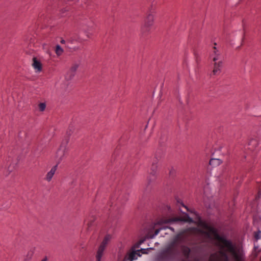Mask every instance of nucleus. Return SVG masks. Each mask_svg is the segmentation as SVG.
<instances>
[{
  "label": "nucleus",
  "mask_w": 261,
  "mask_h": 261,
  "mask_svg": "<svg viewBox=\"0 0 261 261\" xmlns=\"http://www.w3.org/2000/svg\"><path fill=\"white\" fill-rule=\"evenodd\" d=\"M67 141L62 143L56 154V159L59 163L66 156L68 152V148L67 147Z\"/></svg>",
  "instance_id": "5"
},
{
  "label": "nucleus",
  "mask_w": 261,
  "mask_h": 261,
  "mask_svg": "<svg viewBox=\"0 0 261 261\" xmlns=\"http://www.w3.org/2000/svg\"><path fill=\"white\" fill-rule=\"evenodd\" d=\"M181 250L184 256H185L186 257L189 256L191 250L188 247L185 246H182Z\"/></svg>",
  "instance_id": "13"
},
{
  "label": "nucleus",
  "mask_w": 261,
  "mask_h": 261,
  "mask_svg": "<svg viewBox=\"0 0 261 261\" xmlns=\"http://www.w3.org/2000/svg\"><path fill=\"white\" fill-rule=\"evenodd\" d=\"M58 167V164L53 166L49 171H48L46 175L45 179L47 181H50L52 179L53 177L54 176Z\"/></svg>",
  "instance_id": "9"
},
{
  "label": "nucleus",
  "mask_w": 261,
  "mask_h": 261,
  "mask_svg": "<svg viewBox=\"0 0 261 261\" xmlns=\"http://www.w3.org/2000/svg\"><path fill=\"white\" fill-rule=\"evenodd\" d=\"M149 249H153V248L150 247V248H146V249L141 248V249H138V250H140V253L142 255V254L148 253L147 251Z\"/></svg>",
  "instance_id": "22"
},
{
  "label": "nucleus",
  "mask_w": 261,
  "mask_h": 261,
  "mask_svg": "<svg viewBox=\"0 0 261 261\" xmlns=\"http://www.w3.org/2000/svg\"><path fill=\"white\" fill-rule=\"evenodd\" d=\"M154 22V15L152 13H148L144 19L141 27V32L142 34L149 33L151 27Z\"/></svg>",
  "instance_id": "4"
},
{
  "label": "nucleus",
  "mask_w": 261,
  "mask_h": 261,
  "mask_svg": "<svg viewBox=\"0 0 261 261\" xmlns=\"http://www.w3.org/2000/svg\"><path fill=\"white\" fill-rule=\"evenodd\" d=\"M75 75V73L71 72V71L69 70L66 74L65 78L67 80H71L73 78Z\"/></svg>",
  "instance_id": "15"
},
{
  "label": "nucleus",
  "mask_w": 261,
  "mask_h": 261,
  "mask_svg": "<svg viewBox=\"0 0 261 261\" xmlns=\"http://www.w3.org/2000/svg\"><path fill=\"white\" fill-rule=\"evenodd\" d=\"M111 239V236L110 234H107L105 236L101 244L99 246L96 254V261H100L101 257L103 255V252L106 248V247L109 242Z\"/></svg>",
  "instance_id": "6"
},
{
  "label": "nucleus",
  "mask_w": 261,
  "mask_h": 261,
  "mask_svg": "<svg viewBox=\"0 0 261 261\" xmlns=\"http://www.w3.org/2000/svg\"><path fill=\"white\" fill-rule=\"evenodd\" d=\"M157 165L156 164H153L151 167V171L150 172V174L152 175H154L156 172L157 171Z\"/></svg>",
  "instance_id": "17"
},
{
  "label": "nucleus",
  "mask_w": 261,
  "mask_h": 261,
  "mask_svg": "<svg viewBox=\"0 0 261 261\" xmlns=\"http://www.w3.org/2000/svg\"><path fill=\"white\" fill-rule=\"evenodd\" d=\"M185 241L183 234L181 233L177 234L172 241L166 246L161 253V257L163 261H173L176 254L175 246Z\"/></svg>",
  "instance_id": "2"
},
{
  "label": "nucleus",
  "mask_w": 261,
  "mask_h": 261,
  "mask_svg": "<svg viewBox=\"0 0 261 261\" xmlns=\"http://www.w3.org/2000/svg\"><path fill=\"white\" fill-rule=\"evenodd\" d=\"M179 220H180L179 219H169L165 220H161L158 222V224L160 225H161L164 223H165V224L169 223L175 222V221H179Z\"/></svg>",
  "instance_id": "14"
},
{
  "label": "nucleus",
  "mask_w": 261,
  "mask_h": 261,
  "mask_svg": "<svg viewBox=\"0 0 261 261\" xmlns=\"http://www.w3.org/2000/svg\"><path fill=\"white\" fill-rule=\"evenodd\" d=\"M211 58L214 63L213 73L214 75H219L221 73L223 66V57L220 50L216 46L213 47Z\"/></svg>",
  "instance_id": "3"
},
{
  "label": "nucleus",
  "mask_w": 261,
  "mask_h": 261,
  "mask_svg": "<svg viewBox=\"0 0 261 261\" xmlns=\"http://www.w3.org/2000/svg\"><path fill=\"white\" fill-rule=\"evenodd\" d=\"M259 250H258V246L257 245H255L254 244V250H253V255L256 257L258 255V253L259 252Z\"/></svg>",
  "instance_id": "20"
},
{
  "label": "nucleus",
  "mask_w": 261,
  "mask_h": 261,
  "mask_svg": "<svg viewBox=\"0 0 261 261\" xmlns=\"http://www.w3.org/2000/svg\"><path fill=\"white\" fill-rule=\"evenodd\" d=\"M32 65L36 73H39L42 71V64L40 61L38 60L36 57L33 58Z\"/></svg>",
  "instance_id": "8"
},
{
  "label": "nucleus",
  "mask_w": 261,
  "mask_h": 261,
  "mask_svg": "<svg viewBox=\"0 0 261 261\" xmlns=\"http://www.w3.org/2000/svg\"><path fill=\"white\" fill-rule=\"evenodd\" d=\"M212 74H213V73H212ZM213 75H214V74H211V76H213Z\"/></svg>",
  "instance_id": "29"
},
{
  "label": "nucleus",
  "mask_w": 261,
  "mask_h": 261,
  "mask_svg": "<svg viewBox=\"0 0 261 261\" xmlns=\"http://www.w3.org/2000/svg\"><path fill=\"white\" fill-rule=\"evenodd\" d=\"M138 248L132 246L127 254V260L129 261H134L137 260L139 257L141 256L140 250H138Z\"/></svg>",
  "instance_id": "7"
},
{
  "label": "nucleus",
  "mask_w": 261,
  "mask_h": 261,
  "mask_svg": "<svg viewBox=\"0 0 261 261\" xmlns=\"http://www.w3.org/2000/svg\"><path fill=\"white\" fill-rule=\"evenodd\" d=\"M86 40L85 39L82 38L81 37H77L71 38L70 40V41L71 43H74L75 42L82 43Z\"/></svg>",
  "instance_id": "12"
},
{
  "label": "nucleus",
  "mask_w": 261,
  "mask_h": 261,
  "mask_svg": "<svg viewBox=\"0 0 261 261\" xmlns=\"http://www.w3.org/2000/svg\"><path fill=\"white\" fill-rule=\"evenodd\" d=\"M46 108V104L45 102H42L39 104V109L40 111L43 112Z\"/></svg>",
  "instance_id": "21"
},
{
  "label": "nucleus",
  "mask_w": 261,
  "mask_h": 261,
  "mask_svg": "<svg viewBox=\"0 0 261 261\" xmlns=\"http://www.w3.org/2000/svg\"><path fill=\"white\" fill-rule=\"evenodd\" d=\"M205 236L215 240L216 245L220 249L211 255L209 261H246V253L243 246L233 244L225 237L219 236L214 228L209 227Z\"/></svg>",
  "instance_id": "1"
},
{
  "label": "nucleus",
  "mask_w": 261,
  "mask_h": 261,
  "mask_svg": "<svg viewBox=\"0 0 261 261\" xmlns=\"http://www.w3.org/2000/svg\"><path fill=\"white\" fill-rule=\"evenodd\" d=\"M42 261H47V258L45 257L44 259L42 260Z\"/></svg>",
  "instance_id": "27"
},
{
  "label": "nucleus",
  "mask_w": 261,
  "mask_h": 261,
  "mask_svg": "<svg viewBox=\"0 0 261 261\" xmlns=\"http://www.w3.org/2000/svg\"><path fill=\"white\" fill-rule=\"evenodd\" d=\"M222 161L218 159H212L210 162L209 164L212 167H216L220 165L222 163Z\"/></svg>",
  "instance_id": "11"
},
{
  "label": "nucleus",
  "mask_w": 261,
  "mask_h": 261,
  "mask_svg": "<svg viewBox=\"0 0 261 261\" xmlns=\"http://www.w3.org/2000/svg\"><path fill=\"white\" fill-rule=\"evenodd\" d=\"M63 53V48L59 45H57L56 49V53L57 56H61Z\"/></svg>",
  "instance_id": "16"
},
{
  "label": "nucleus",
  "mask_w": 261,
  "mask_h": 261,
  "mask_svg": "<svg viewBox=\"0 0 261 261\" xmlns=\"http://www.w3.org/2000/svg\"><path fill=\"white\" fill-rule=\"evenodd\" d=\"M78 67V64H74L72 65L69 70H70L71 72L75 74Z\"/></svg>",
  "instance_id": "18"
},
{
  "label": "nucleus",
  "mask_w": 261,
  "mask_h": 261,
  "mask_svg": "<svg viewBox=\"0 0 261 261\" xmlns=\"http://www.w3.org/2000/svg\"><path fill=\"white\" fill-rule=\"evenodd\" d=\"M167 228L170 229L171 230H172L173 232L174 231V229L173 227H161V228H160L159 229H156L153 234H150V235L148 234V235H147L146 237V239H152L154 238L155 236H156L159 234V233L160 232L161 230H162L163 229H166Z\"/></svg>",
  "instance_id": "10"
},
{
  "label": "nucleus",
  "mask_w": 261,
  "mask_h": 261,
  "mask_svg": "<svg viewBox=\"0 0 261 261\" xmlns=\"http://www.w3.org/2000/svg\"><path fill=\"white\" fill-rule=\"evenodd\" d=\"M85 35L87 36V38H90L92 35V34L91 33H89V32H85Z\"/></svg>",
  "instance_id": "24"
},
{
  "label": "nucleus",
  "mask_w": 261,
  "mask_h": 261,
  "mask_svg": "<svg viewBox=\"0 0 261 261\" xmlns=\"http://www.w3.org/2000/svg\"><path fill=\"white\" fill-rule=\"evenodd\" d=\"M61 42L62 43H65V41L64 40H62L61 41Z\"/></svg>",
  "instance_id": "28"
},
{
  "label": "nucleus",
  "mask_w": 261,
  "mask_h": 261,
  "mask_svg": "<svg viewBox=\"0 0 261 261\" xmlns=\"http://www.w3.org/2000/svg\"><path fill=\"white\" fill-rule=\"evenodd\" d=\"M144 240H140L138 243H136L134 245H133V247H135V248H139L140 246L144 242Z\"/></svg>",
  "instance_id": "23"
},
{
  "label": "nucleus",
  "mask_w": 261,
  "mask_h": 261,
  "mask_svg": "<svg viewBox=\"0 0 261 261\" xmlns=\"http://www.w3.org/2000/svg\"><path fill=\"white\" fill-rule=\"evenodd\" d=\"M260 119L261 120V117H260Z\"/></svg>",
  "instance_id": "30"
},
{
  "label": "nucleus",
  "mask_w": 261,
  "mask_h": 261,
  "mask_svg": "<svg viewBox=\"0 0 261 261\" xmlns=\"http://www.w3.org/2000/svg\"><path fill=\"white\" fill-rule=\"evenodd\" d=\"M254 238L256 240L261 239V231L258 230L257 231L254 232Z\"/></svg>",
  "instance_id": "19"
},
{
  "label": "nucleus",
  "mask_w": 261,
  "mask_h": 261,
  "mask_svg": "<svg viewBox=\"0 0 261 261\" xmlns=\"http://www.w3.org/2000/svg\"><path fill=\"white\" fill-rule=\"evenodd\" d=\"M177 202H178V203L182 205V206H183V207H185V208H186L188 211H189L188 208L186 206H185L182 202H180V201H179V200H178V201H177Z\"/></svg>",
  "instance_id": "25"
},
{
  "label": "nucleus",
  "mask_w": 261,
  "mask_h": 261,
  "mask_svg": "<svg viewBox=\"0 0 261 261\" xmlns=\"http://www.w3.org/2000/svg\"><path fill=\"white\" fill-rule=\"evenodd\" d=\"M188 218H189V222H192L193 221L192 218H189V217H188Z\"/></svg>",
  "instance_id": "26"
}]
</instances>
